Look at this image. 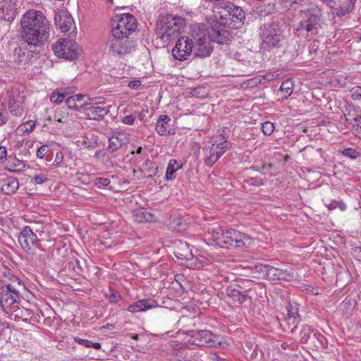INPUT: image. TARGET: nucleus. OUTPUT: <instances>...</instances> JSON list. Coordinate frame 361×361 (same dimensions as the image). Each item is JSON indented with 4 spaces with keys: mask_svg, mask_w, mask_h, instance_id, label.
I'll return each mask as SVG.
<instances>
[{
    "mask_svg": "<svg viewBox=\"0 0 361 361\" xmlns=\"http://www.w3.org/2000/svg\"><path fill=\"white\" fill-rule=\"evenodd\" d=\"M30 56H32V54L26 50L25 45L21 44L14 50V60L19 64H26L30 61Z\"/></svg>",
    "mask_w": 361,
    "mask_h": 361,
    "instance_id": "obj_24",
    "label": "nucleus"
},
{
    "mask_svg": "<svg viewBox=\"0 0 361 361\" xmlns=\"http://www.w3.org/2000/svg\"><path fill=\"white\" fill-rule=\"evenodd\" d=\"M337 201H333L329 204H328L326 207L329 210H333L337 208Z\"/></svg>",
    "mask_w": 361,
    "mask_h": 361,
    "instance_id": "obj_63",
    "label": "nucleus"
},
{
    "mask_svg": "<svg viewBox=\"0 0 361 361\" xmlns=\"http://www.w3.org/2000/svg\"><path fill=\"white\" fill-rule=\"evenodd\" d=\"M90 99L87 95L77 94L67 98L66 104L69 109H79L80 111H82L87 106V101Z\"/></svg>",
    "mask_w": 361,
    "mask_h": 361,
    "instance_id": "obj_17",
    "label": "nucleus"
},
{
    "mask_svg": "<svg viewBox=\"0 0 361 361\" xmlns=\"http://www.w3.org/2000/svg\"><path fill=\"white\" fill-rule=\"evenodd\" d=\"M269 266L267 264H259L255 267V272L258 274V278L267 279Z\"/></svg>",
    "mask_w": 361,
    "mask_h": 361,
    "instance_id": "obj_44",
    "label": "nucleus"
},
{
    "mask_svg": "<svg viewBox=\"0 0 361 361\" xmlns=\"http://www.w3.org/2000/svg\"><path fill=\"white\" fill-rule=\"evenodd\" d=\"M24 104L25 103H14V102H9L8 108L11 113L18 117L22 116L25 113Z\"/></svg>",
    "mask_w": 361,
    "mask_h": 361,
    "instance_id": "obj_36",
    "label": "nucleus"
},
{
    "mask_svg": "<svg viewBox=\"0 0 361 361\" xmlns=\"http://www.w3.org/2000/svg\"><path fill=\"white\" fill-rule=\"evenodd\" d=\"M49 24H26L22 26L20 35L25 43L37 47L46 41L49 36Z\"/></svg>",
    "mask_w": 361,
    "mask_h": 361,
    "instance_id": "obj_2",
    "label": "nucleus"
},
{
    "mask_svg": "<svg viewBox=\"0 0 361 361\" xmlns=\"http://www.w3.org/2000/svg\"><path fill=\"white\" fill-rule=\"evenodd\" d=\"M64 98V94L59 92H53L50 96L51 102L56 104L61 102Z\"/></svg>",
    "mask_w": 361,
    "mask_h": 361,
    "instance_id": "obj_53",
    "label": "nucleus"
},
{
    "mask_svg": "<svg viewBox=\"0 0 361 361\" xmlns=\"http://www.w3.org/2000/svg\"><path fill=\"white\" fill-rule=\"evenodd\" d=\"M45 16L40 11L29 10L23 16L20 23H44Z\"/></svg>",
    "mask_w": 361,
    "mask_h": 361,
    "instance_id": "obj_25",
    "label": "nucleus"
},
{
    "mask_svg": "<svg viewBox=\"0 0 361 361\" xmlns=\"http://www.w3.org/2000/svg\"><path fill=\"white\" fill-rule=\"evenodd\" d=\"M141 85V82L139 80H135L129 82L128 87L132 89H135Z\"/></svg>",
    "mask_w": 361,
    "mask_h": 361,
    "instance_id": "obj_60",
    "label": "nucleus"
},
{
    "mask_svg": "<svg viewBox=\"0 0 361 361\" xmlns=\"http://www.w3.org/2000/svg\"><path fill=\"white\" fill-rule=\"evenodd\" d=\"M350 92L352 99L357 100L361 99V86H355Z\"/></svg>",
    "mask_w": 361,
    "mask_h": 361,
    "instance_id": "obj_52",
    "label": "nucleus"
},
{
    "mask_svg": "<svg viewBox=\"0 0 361 361\" xmlns=\"http://www.w3.org/2000/svg\"><path fill=\"white\" fill-rule=\"evenodd\" d=\"M343 154L345 157H350V159H353L357 158L360 155L358 152H357L355 149H352V148L345 149L343 151Z\"/></svg>",
    "mask_w": 361,
    "mask_h": 361,
    "instance_id": "obj_51",
    "label": "nucleus"
},
{
    "mask_svg": "<svg viewBox=\"0 0 361 361\" xmlns=\"http://www.w3.org/2000/svg\"><path fill=\"white\" fill-rule=\"evenodd\" d=\"M92 182L98 188H104L110 183V180L108 178L98 176L92 178Z\"/></svg>",
    "mask_w": 361,
    "mask_h": 361,
    "instance_id": "obj_46",
    "label": "nucleus"
},
{
    "mask_svg": "<svg viewBox=\"0 0 361 361\" xmlns=\"http://www.w3.org/2000/svg\"><path fill=\"white\" fill-rule=\"evenodd\" d=\"M305 24H298L297 27H294L293 30H295L296 31H299L301 29L305 28L307 32H310L314 29V24H306V26L304 27Z\"/></svg>",
    "mask_w": 361,
    "mask_h": 361,
    "instance_id": "obj_56",
    "label": "nucleus"
},
{
    "mask_svg": "<svg viewBox=\"0 0 361 361\" xmlns=\"http://www.w3.org/2000/svg\"><path fill=\"white\" fill-rule=\"evenodd\" d=\"M178 24L169 25L168 24H157L156 35L164 41H168L177 33L178 29L175 27Z\"/></svg>",
    "mask_w": 361,
    "mask_h": 361,
    "instance_id": "obj_19",
    "label": "nucleus"
},
{
    "mask_svg": "<svg viewBox=\"0 0 361 361\" xmlns=\"http://www.w3.org/2000/svg\"><path fill=\"white\" fill-rule=\"evenodd\" d=\"M158 302L151 298L142 299L136 301L128 307V311L130 312H143L147 310L158 307Z\"/></svg>",
    "mask_w": 361,
    "mask_h": 361,
    "instance_id": "obj_18",
    "label": "nucleus"
},
{
    "mask_svg": "<svg viewBox=\"0 0 361 361\" xmlns=\"http://www.w3.org/2000/svg\"><path fill=\"white\" fill-rule=\"evenodd\" d=\"M210 143L211 145L204 149V163L209 166H213L225 152L231 147L230 142L221 135L212 137Z\"/></svg>",
    "mask_w": 361,
    "mask_h": 361,
    "instance_id": "obj_3",
    "label": "nucleus"
},
{
    "mask_svg": "<svg viewBox=\"0 0 361 361\" xmlns=\"http://www.w3.org/2000/svg\"><path fill=\"white\" fill-rule=\"evenodd\" d=\"M126 10V7L116 8L112 17V23H135L136 18Z\"/></svg>",
    "mask_w": 361,
    "mask_h": 361,
    "instance_id": "obj_21",
    "label": "nucleus"
},
{
    "mask_svg": "<svg viewBox=\"0 0 361 361\" xmlns=\"http://www.w3.org/2000/svg\"><path fill=\"white\" fill-rule=\"evenodd\" d=\"M347 1L343 3V6H341L340 8H335L332 11L333 15L338 16H343L348 13L350 10L354 8V4L356 0H346Z\"/></svg>",
    "mask_w": 361,
    "mask_h": 361,
    "instance_id": "obj_33",
    "label": "nucleus"
},
{
    "mask_svg": "<svg viewBox=\"0 0 361 361\" xmlns=\"http://www.w3.org/2000/svg\"><path fill=\"white\" fill-rule=\"evenodd\" d=\"M73 23L71 13L66 9H62L56 13L54 23Z\"/></svg>",
    "mask_w": 361,
    "mask_h": 361,
    "instance_id": "obj_35",
    "label": "nucleus"
},
{
    "mask_svg": "<svg viewBox=\"0 0 361 361\" xmlns=\"http://www.w3.org/2000/svg\"><path fill=\"white\" fill-rule=\"evenodd\" d=\"M74 341L79 343L80 345H82L86 348L90 347V341L87 339H82L79 337H74Z\"/></svg>",
    "mask_w": 361,
    "mask_h": 361,
    "instance_id": "obj_57",
    "label": "nucleus"
},
{
    "mask_svg": "<svg viewBox=\"0 0 361 361\" xmlns=\"http://www.w3.org/2000/svg\"><path fill=\"white\" fill-rule=\"evenodd\" d=\"M274 130V126L271 122H265L262 125V130L264 135H271Z\"/></svg>",
    "mask_w": 361,
    "mask_h": 361,
    "instance_id": "obj_49",
    "label": "nucleus"
},
{
    "mask_svg": "<svg viewBox=\"0 0 361 361\" xmlns=\"http://www.w3.org/2000/svg\"><path fill=\"white\" fill-rule=\"evenodd\" d=\"M137 24H116L111 30L113 39H122L128 37L137 30Z\"/></svg>",
    "mask_w": 361,
    "mask_h": 361,
    "instance_id": "obj_15",
    "label": "nucleus"
},
{
    "mask_svg": "<svg viewBox=\"0 0 361 361\" xmlns=\"http://www.w3.org/2000/svg\"><path fill=\"white\" fill-rule=\"evenodd\" d=\"M293 87V82L289 80L282 82L279 91L282 94L283 99H287L292 94Z\"/></svg>",
    "mask_w": 361,
    "mask_h": 361,
    "instance_id": "obj_38",
    "label": "nucleus"
},
{
    "mask_svg": "<svg viewBox=\"0 0 361 361\" xmlns=\"http://www.w3.org/2000/svg\"><path fill=\"white\" fill-rule=\"evenodd\" d=\"M192 20V13L191 12L180 11L179 13L173 15L166 11H161L158 16L157 23H171V21L188 23Z\"/></svg>",
    "mask_w": 361,
    "mask_h": 361,
    "instance_id": "obj_11",
    "label": "nucleus"
},
{
    "mask_svg": "<svg viewBox=\"0 0 361 361\" xmlns=\"http://www.w3.org/2000/svg\"><path fill=\"white\" fill-rule=\"evenodd\" d=\"M260 30L261 46L263 49L270 50L281 46L283 37L279 24H264Z\"/></svg>",
    "mask_w": 361,
    "mask_h": 361,
    "instance_id": "obj_4",
    "label": "nucleus"
},
{
    "mask_svg": "<svg viewBox=\"0 0 361 361\" xmlns=\"http://www.w3.org/2000/svg\"><path fill=\"white\" fill-rule=\"evenodd\" d=\"M105 155V154L102 152V151H97L96 153H95V155H94V157L97 158V159H100L102 157H104Z\"/></svg>",
    "mask_w": 361,
    "mask_h": 361,
    "instance_id": "obj_64",
    "label": "nucleus"
},
{
    "mask_svg": "<svg viewBox=\"0 0 361 361\" xmlns=\"http://www.w3.org/2000/svg\"><path fill=\"white\" fill-rule=\"evenodd\" d=\"M128 52V47L124 44L122 39H112L109 53L114 56H122Z\"/></svg>",
    "mask_w": 361,
    "mask_h": 361,
    "instance_id": "obj_22",
    "label": "nucleus"
},
{
    "mask_svg": "<svg viewBox=\"0 0 361 361\" xmlns=\"http://www.w3.org/2000/svg\"><path fill=\"white\" fill-rule=\"evenodd\" d=\"M171 121L169 116L166 115H161L156 123V130L159 135H165L169 133V123Z\"/></svg>",
    "mask_w": 361,
    "mask_h": 361,
    "instance_id": "obj_31",
    "label": "nucleus"
},
{
    "mask_svg": "<svg viewBox=\"0 0 361 361\" xmlns=\"http://www.w3.org/2000/svg\"><path fill=\"white\" fill-rule=\"evenodd\" d=\"M240 289L242 288L238 285H231L226 289L227 296L231 299L235 305H243L245 302L250 301V298Z\"/></svg>",
    "mask_w": 361,
    "mask_h": 361,
    "instance_id": "obj_13",
    "label": "nucleus"
},
{
    "mask_svg": "<svg viewBox=\"0 0 361 361\" xmlns=\"http://www.w3.org/2000/svg\"><path fill=\"white\" fill-rule=\"evenodd\" d=\"M107 137L109 142L107 152L109 153L114 152L121 149L128 140V134L124 133H116L112 136Z\"/></svg>",
    "mask_w": 361,
    "mask_h": 361,
    "instance_id": "obj_16",
    "label": "nucleus"
},
{
    "mask_svg": "<svg viewBox=\"0 0 361 361\" xmlns=\"http://www.w3.org/2000/svg\"><path fill=\"white\" fill-rule=\"evenodd\" d=\"M134 219L138 223H143L151 221L153 216L143 209H137L134 211Z\"/></svg>",
    "mask_w": 361,
    "mask_h": 361,
    "instance_id": "obj_32",
    "label": "nucleus"
},
{
    "mask_svg": "<svg viewBox=\"0 0 361 361\" xmlns=\"http://www.w3.org/2000/svg\"><path fill=\"white\" fill-rule=\"evenodd\" d=\"M169 226L171 229L178 232L185 230L187 228L186 224L181 218H174L171 219Z\"/></svg>",
    "mask_w": 361,
    "mask_h": 361,
    "instance_id": "obj_40",
    "label": "nucleus"
},
{
    "mask_svg": "<svg viewBox=\"0 0 361 361\" xmlns=\"http://www.w3.org/2000/svg\"><path fill=\"white\" fill-rule=\"evenodd\" d=\"M304 17L307 18V23H315L320 20L322 13L320 8L315 5L310 8L302 11Z\"/></svg>",
    "mask_w": 361,
    "mask_h": 361,
    "instance_id": "obj_28",
    "label": "nucleus"
},
{
    "mask_svg": "<svg viewBox=\"0 0 361 361\" xmlns=\"http://www.w3.org/2000/svg\"><path fill=\"white\" fill-rule=\"evenodd\" d=\"M8 121V113L5 105L0 102V126L4 125Z\"/></svg>",
    "mask_w": 361,
    "mask_h": 361,
    "instance_id": "obj_48",
    "label": "nucleus"
},
{
    "mask_svg": "<svg viewBox=\"0 0 361 361\" xmlns=\"http://www.w3.org/2000/svg\"><path fill=\"white\" fill-rule=\"evenodd\" d=\"M21 283L18 279H15V281H13L12 283H8L6 286V289L3 290H8L11 293L19 294L18 288L21 286Z\"/></svg>",
    "mask_w": 361,
    "mask_h": 361,
    "instance_id": "obj_45",
    "label": "nucleus"
},
{
    "mask_svg": "<svg viewBox=\"0 0 361 361\" xmlns=\"http://www.w3.org/2000/svg\"><path fill=\"white\" fill-rule=\"evenodd\" d=\"M177 161L176 159H171L166 172V178L167 180H172L173 179V174L178 169V168H180L181 166H176L177 165Z\"/></svg>",
    "mask_w": 361,
    "mask_h": 361,
    "instance_id": "obj_41",
    "label": "nucleus"
},
{
    "mask_svg": "<svg viewBox=\"0 0 361 361\" xmlns=\"http://www.w3.org/2000/svg\"><path fill=\"white\" fill-rule=\"evenodd\" d=\"M19 187L18 179L13 177H8L4 180L3 184L1 186V191L5 194H13Z\"/></svg>",
    "mask_w": 361,
    "mask_h": 361,
    "instance_id": "obj_27",
    "label": "nucleus"
},
{
    "mask_svg": "<svg viewBox=\"0 0 361 361\" xmlns=\"http://www.w3.org/2000/svg\"><path fill=\"white\" fill-rule=\"evenodd\" d=\"M298 315V309L293 308L290 305V308L288 310V316L289 317V319L293 318L295 319Z\"/></svg>",
    "mask_w": 361,
    "mask_h": 361,
    "instance_id": "obj_58",
    "label": "nucleus"
},
{
    "mask_svg": "<svg viewBox=\"0 0 361 361\" xmlns=\"http://www.w3.org/2000/svg\"><path fill=\"white\" fill-rule=\"evenodd\" d=\"M337 207H338L341 211H345L347 208L346 204L343 202H337Z\"/></svg>",
    "mask_w": 361,
    "mask_h": 361,
    "instance_id": "obj_62",
    "label": "nucleus"
},
{
    "mask_svg": "<svg viewBox=\"0 0 361 361\" xmlns=\"http://www.w3.org/2000/svg\"><path fill=\"white\" fill-rule=\"evenodd\" d=\"M267 279L270 280H288L293 276L294 272L292 269L286 265L281 267L269 266Z\"/></svg>",
    "mask_w": 361,
    "mask_h": 361,
    "instance_id": "obj_14",
    "label": "nucleus"
},
{
    "mask_svg": "<svg viewBox=\"0 0 361 361\" xmlns=\"http://www.w3.org/2000/svg\"><path fill=\"white\" fill-rule=\"evenodd\" d=\"M211 236L210 239L220 247H224L228 244V230H224L222 228L218 227L209 232Z\"/></svg>",
    "mask_w": 361,
    "mask_h": 361,
    "instance_id": "obj_20",
    "label": "nucleus"
},
{
    "mask_svg": "<svg viewBox=\"0 0 361 361\" xmlns=\"http://www.w3.org/2000/svg\"><path fill=\"white\" fill-rule=\"evenodd\" d=\"M35 127V122L34 121H28L25 123H23L17 128V132L20 134L32 132Z\"/></svg>",
    "mask_w": 361,
    "mask_h": 361,
    "instance_id": "obj_42",
    "label": "nucleus"
},
{
    "mask_svg": "<svg viewBox=\"0 0 361 361\" xmlns=\"http://www.w3.org/2000/svg\"><path fill=\"white\" fill-rule=\"evenodd\" d=\"M175 254L178 259H190L192 256V252L187 243H180V246L177 247Z\"/></svg>",
    "mask_w": 361,
    "mask_h": 361,
    "instance_id": "obj_34",
    "label": "nucleus"
},
{
    "mask_svg": "<svg viewBox=\"0 0 361 361\" xmlns=\"http://www.w3.org/2000/svg\"><path fill=\"white\" fill-rule=\"evenodd\" d=\"M60 30L62 32L67 33L69 39H74L77 35L75 24H61Z\"/></svg>",
    "mask_w": 361,
    "mask_h": 361,
    "instance_id": "obj_39",
    "label": "nucleus"
},
{
    "mask_svg": "<svg viewBox=\"0 0 361 361\" xmlns=\"http://www.w3.org/2000/svg\"><path fill=\"white\" fill-rule=\"evenodd\" d=\"M19 300V294L11 293L8 290H2L0 295V304L3 308H8Z\"/></svg>",
    "mask_w": 361,
    "mask_h": 361,
    "instance_id": "obj_26",
    "label": "nucleus"
},
{
    "mask_svg": "<svg viewBox=\"0 0 361 361\" xmlns=\"http://www.w3.org/2000/svg\"><path fill=\"white\" fill-rule=\"evenodd\" d=\"M228 244L235 248H248L253 245V240L246 233L233 229L228 230Z\"/></svg>",
    "mask_w": 361,
    "mask_h": 361,
    "instance_id": "obj_10",
    "label": "nucleus"
},
{
    "mask_svg": "<svg viewBox=\"0 0 361 361\" xmlns=\"http://www.w3.org/2000/svg\"><path fill=\"white\" fill-rule=\"evenodd\" d=\"M207 24H191V35L196 41L194 45V55L197 57L204 58L209 56L213 51L211 39L206 33Z\"/></svg>",
    "mask_w": 361,
    "mask_h": 361,
    "instance_id": "obj_1",
    "label": "nucleus"
},
{
    "mask_svg": "<svg viewBox=\"0 0 361 361\" xmlns=\"http://www.w3.org/2000/svg\"><path fill=\"white\" fill-rule=\"evenodd\" d=\"M350 123L353 125L354 134L361 138V116L353 118Z\"/></svg>",
    "mask_w": 361,
    "mask_h": 361,
    "instance_id": "obj_43",
    "label": "nucleus"
},
{
    "mask_svg": "<svg viewBox=\"0 0 361 361\" xmlns=\"http://www.w3.org/2000/svg\"><path fill=\"white\" fill-rule=\"evenodd\" d=\"M271 7H265L264 6H257L255 10L252 11V16L254 19L252 20L255 21H266L268 20L267 17H269L271 13Z\"/></svg>",
    "mask_w": 361,
    "mask_h": 361,
    "instance_id": "obj_29",
    "label": "nucleus"
},
{
    "mask_svg": "<svg viewBox=\"0 0 361 361\" xmlns=\"http://www.w3.org/2000/svg\"><path fill=\"white\" fill-rule=\"evenodd\" d=\"M95 121H98L99 123L96 124L92 122V128L104 136L108 135L109 129L107 128V122L104 120H96Z\"/></svg>",
    "mask_w": 361,
    "mask_h": 361,
    "instance_id": "obj_37",
    "label": "nucleus"
},
{
    "mask_svg": "<svg viewBox=\"0 0 361 361\" xmlns=\"http://www.w3.org/2000/svg\"><path fill=\"white\" fill-rule=\"evenodd\" d=\"M34 179H35V181L36 183L42 184L47 180V178L46 177L45 175L40 173V174L36 175L35 176Z\"/></svg>",
    "mask_w": 361,
    "mask_h": 361,
    "instance_id": "obj_59",
    "label": "nucleus"
},
{
    "mask_svg": "<svg viewBox=\"0 0 361 361\" xmlns=\"http://www.w3.org/2000/svg\"><path fill=\"white\" fill-rule=\"evenodd\" d=\"M231 24H207L206 33L212 42L218 44H228L233 38L235 33Z\"/></svg>",
    "mask_w": 361,
    "mask_h": 361,
    "instance_id": "obj_5",
    "label": "nucleus"
},
{
    "mask_svg": "<svg viewBox=\"0 0 361 361\" xmlns=\"http://www.w3.org/2000/svg\"><path fill=\"white\" fill-rule=\"evenodd\" d=\"M192 343L199 346L216 347L221 343V338L207 330L194 332Z\"/></svg>",
    "mask_w": 361,
    "mask_h": 361,
    "instance_id": "obj_8",
    "label": "nucleus"
},
{
    "mask_svg": "<svg viewBox=\"0 0 361 361\" xmlns=\"http://www.w3.org/2000/svg\"><path fill=\"white\" fill-rule=\"evenodd\" d=\"M18 242L23 250L29 252L37 243V235L29 226H25L18 235Z\"/></svg>",
    "mask_w": 361,
    "mask_h": 361,
    "instance_id": "obj_12",
    "label": "nucleus"
},
{
    "mask_svg": "<svg viewBox=\"0 0 361 361\" xmlns=\"http://www.w3.org/2000/svg\"><path fill=\"white\" fill-rule=\"evenodd\" d=\"M135 120V116L131 114V115H128V116H124L122 118V122L126 125H132V124H133Z\"/></svg>",
    "mask_w": 361,
    "mask_h": 361,
    "instance_id": "obj_55",
    "label": "nucleus"
},
{
    "mask_svg": "<svg viewBox=\"0 0 361 361\" xmlns=\"http://www.w3.org/2000/svg\"><path fill=\"white\" fill-rule=\"evenodd\" d=\"M48 150L49 149L47 145L41 146L37 151V157L39 159L44 158Z\"/></svg>",
    "mask_w": 361,
    "mask_h": 361,
    "instance_id": "obj_54",
    "label": "nucleus"
},
{
    "mask_svg": "<svg viewBox=\"0 0 361 361\" xmlns=\"http://www.w3.org/2000/svg\"><path fill=\"white\" fill-rule=\"evenodd\" d=\"M25 92L21 90L20 87L12 88L8 92V103L14 102V103H25Z\"/></svg>",
    "mask_w": 361,
    "mask_h": 361,
    "instance_id": "obj_30",
    "label": "nucleus"
},
{
    "mask_svg": "<svg viewBox=\"0 0 361 361\" xmlns=\"http://www.w3.org/2000/svg\"><path fill=\"white\" fill-rule=\"evenodd\" d=\"M281 6L287 9L291 8L293 5H302L305 0H279Z\"/></svg>",
    "mask_w": 361,
    "mask_h": 361,
    "instance_id": "obj_47",
    "label": "nucleus"
},
{
    "mask_svg": "<svg viewBox=\"0 0 361 361\" xmlns=\"http://www.w3.org/2000/svg\"><path fill=\"white\" fill-rule=\"evenodd\" d=\"M54 54L61 58L74 60L78 55V44L73 39H63L53 45Z\"/></svg>",
    "mask_w": 361,
    "mask_h": 361,
    "instance_id": "obj_7",
    "label": "nucleus"
},
{
    "mask_svg": "<svg viewBox=\"0 0 361 361\" xmlns=\"http://www.w3.org/2000/svg\"><path fill=\"white\" fill-rule=\"evenodd\" d=\"M194 43L188 37H182L178 39L174 48L172 49L173 56L179 61H184L192 54Z\"/></svg>",
    "mask_w": 361,
    "mask_h": 361,
    "instance_id": "obj_9",
    "label": "nucleus"
},
{
    "mask_svg": "<svg viewBox=\"0 0 361 361\" xmlns=\"http://www.w3.org/2000/svg\"><path fill=\"white\" fill-rule=\"evenodd\" d=\"M6 159V148L3 146H0V159L4 161Z\"/></svg>",
    "mask_w": 361,
    "mask_h": 361,
    "instance_id": "obj_61",
    "label": "nucleus"
},
{
    "mask_svg": "<svg viewBox=\"0 0 361 361\" xmlns=\"http://www.w3.org/2000/svg\"><path fill=\"white\" fill-rule=\"evenodd\" d=\"M99 99L92 98V121L96 120H104L103 117L109 112L106 107L98 106L101 104Z\"/></svg>",
    "mask_w": 361,
    "mask_h": 361,
    "instance_id": "obj_23",
    "label": "nucleus"
},
{
    "mask_svg": "<svg viewBox=\"0 0 361 361\" xmlns=\"http://www.w3.org/2000/svg\"><path fill=\"white\" fill-rule=\"evenodd\" d=\"M106 298L109 299V302L116 303L117 302L120 298L121 295L117 291H114L112 290H109V293H106Z\"/></svg>",
    "mask_w": 361,
    "mask_h": 361,
    "instance_id": "obj_50",
    "label": "nucleus"
},
{
    "mask_svg": "<svg viewBox=\"0 0 361 361\" xmlns=\"http://www.w3.org/2000/svg\"><path fill=\"white\" fill-rule=\"evenodd\" d=\"M212 20L208 23H220L223 20H231L233 23L242 22L245 18L243 10L233 4H230L225 8H216L213 10Z\"/></svg>",
    "mask_w": 361,
    "mask_h": 361,
    "instance_id": "obj_6",
    "label": "nucleus"
}]
</instances>
